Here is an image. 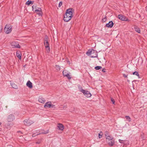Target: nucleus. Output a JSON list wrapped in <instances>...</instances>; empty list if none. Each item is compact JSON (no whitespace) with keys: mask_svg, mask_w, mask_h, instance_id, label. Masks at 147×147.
I'll return each mask as SVG.
<instances>
[{"mask_svg":"<svg viewBox=\"0 0 147 147\" xmlns=\"http://www.w3.org/2000/svg\"><path fill=\"white\" fill-rule=\"evenodd\" d=\"M74 10L72 8H69L66 10L65 14L64 16L63 20L65 21L68 22L71 19Z\"/></svg>","mask_w":147,"mask_h":147,"instance_id":"nucleus-1","label":"nucleus"},{"mask_svg":"<svg viewBox=\"0 0 147 147\" xmlns=\"http://www.w3.org/2000/svg\"><path fill=\"white\" fill-rule=\"evenodd\" d=\"M88 56H90L92 58H95L97 56V53L96 51L93 49H89L86 53Z\"/></svg>","mask_w":147,"mask_h":147,"instance_id":"nucleus-2","label":"nucleus"},{"mask_svg":"<svg viewBox=\"0 0 147 147\" xmlns=\"http://www.w3.org/2000/svg\"><path fill=\"white\" fill-rule=\"evenodd\" d=\"M44 43L46 50L48 52H49L50 51V48L49 46L48 37L47 36H45V38L44 40Z\"/></svg>","mask_w":147,"mask_h":147,"instance_id":"nucleus-3","label":"nucleus"},{"mask_svg":"<svg viewBox=\"0 0 147 147\" xmlns=\"http://www.w3.org/2000/svg\"><path fill=\"white\" fill-rule=\"evenodd\" d=\"M80 91L82 92L84 95L87 98L90 97L92 95L90 92L86 90H84L82 89H80Z\"/></svg>","mask_w":147,"mask_h":147,"instance_id":"nucleus-4","label":"nucleus"},{"mask_svg":"<svg viewBox=\"0 0 147 147\" xmlns=\"http://www.w3.org/2000/svg\"><path fill=\"white\" fill-rule=\"evenodd\" d=\"M12 28L11 26L6 25L4 28V31L6 34H9L12 31Z\"/></svg>","mask_w":147,"mask_h":147,"instance_id":"nucleus-5","label":"nucleus"},{"mask_svg":"<svg viewBox=\"0 0 147 147\" xmlns=\"http://www.w3.org/2000/svg\"><path fill=\"white\" fill-rule=\"evenodd\" d=\"M34 122L29 119H26L24 121V123L26 125L28 126H30L31 124H32Z\"/></svg>","mask_w":147,"mask_h":147,"instance_id":"nucleus-6","label":"nucleus"},{"mask_svg":"<svg viewBox=\"0 0 147 147\" xmlns=\"http://www.w3.org/2000/svg\"><path fill=\"white\" fill-rule=\"evenodd\" d=\"M11 47L13 48H20V47L19 45L18 42H17L13 41L11 43Z\"/></svg>","mask_w":147,"mask_h":147,"instance_id":"nucleus-7","label":"nucleus"},{"mask_svg":"<svg viewBox=\"0 0 147 147\" xmlns=\"http://www.w3.org/2000/svg\"><path fill=\"white\" fill-rule=\"evenodd\" d=\"M70 73H68L67 71L66 70L63 71V74L64 76L67 77L68 79H70L71 78V77L70 75Z\"/></svg>","mask_w":147,"mask_h":147,"instance_id":"nucleus-8","label":"nucleus"},{"mask_svg":"<svg viewBox=\"0 0 147 147\" xmlns=\"http://www.w3.org/2000/svg\"><path fill=\"white\" fill-rule=\"evenodd\" d=\"M14 119V116L12 114H11L8 116L7 120L8 122H10L13 121Z\"/></svg>","mask_w":147,"mask_h":147,"instance_id":"nucleus-9","label":"nucleus"},{"mask_svg":"<svg viewBox=\"0 0 147 147\" xmlns=\"http://www.w3.org/2000/svg\"><path fill=\"white\" fill-rule=\"evenodd\" d=\"M118 17L119 19L122 21H128L129 20V19L127 18L121 14L119 15Z\"/></svg>","mask_w":147,"mask_h":147,"instance_id":"nucleus-10","label":"nucleus"},{"mask_svg":"<svg viewBox=\"0 0 147 147\" xmlns=\"http://www.w3.org/2000/svg\"><path fill=\"white\" fill-rule=\"evenodd\" d=\"M57 128L60 130L63 131L64 128V126L62 124L58 123L57 125Z\"/></svg>","mask_w":147,"mask_h":147,"instance_id":"nucleus-11","label":"nucleus"},{"mask_svg":"<svg viewBox=\"0 0 147 147\" xmlns=\"http://www.w3.org/2000/svg\"><path fill=\"white\" fill-rule=\"evenodd\" d=\"M54 106L53 105H52L51 103V102H48L46 103L44 107L45 108H50L53 107Z\"/></svg>","mask_w":147,"mask_h":147,"instance_id":"nucleus-12","label":"nucleus"},{"mask_svg":"<svg viewBox=\"0 0 147 147\" xmlns=\"http://www.w3.org/2000/svg\"><path fill=\"white\" fill-rule=\"evenodd\" d=\"M35 12L39 16H42V9L40 7L39 8H37V10H35Z\"/></svg>","mask_w":147,"mask_h":147,"instance_id":"nucleus-13","label":"nucleus"},{"mask_svg":"<svg viewBox=\"0 0 147 147\" xmlns=\"http://www.w3.org/2000/svg\"><path fill=\"white\" fill-rule=\"evenodd\" d=\"M114 23L112 21H111L106 24V26L108 28H112L113 26Z\"/></svg>","mask_w":147,"mask_h":147,"instance_id":"nucleus-14","label":"nucleus"},{"mask_svg":"<svg viewBox=\"0 0 147 147\" xmlns=\"http://www.w3.org/2000/svg\"><path fill=\"white\" fill-rule=\"evenodd\" d=\"M38 100L40 102L44 103L45 101V100L41 97H40L38 98Z\"/></svg>","mask_w":147,"mask_h":147,"instance_id":"nucleus-15","label":"nucleus"},{"mask_svg":"<svg viewBox=\"0 0 147 147\" xmlns=\"http://www.w3.org/2000/svg\"><path fill=\"white\" fill-rule=\"evenodd\" d=\"M26 86L30 88H32V84L30 81H28L27 82Z\"/></svg>","mask_w":147,"mask_h":147,"instance_id":"nucleus-16","label":"nucleus"},{"mask_svg":"<svg viewBox=\"0 0 147 147\" xmlns=\"http://www.w3.org/2000/svg\"><path fill=\"white\" fill-rule=\"evenodd\" d=\"M114 143L115 141L113 139L111 141L108 142V144L110 146H113L114 144Z\"/></svg>","mask_w":147,"mask_h":147,"instance_id":"nucleus-17","label":"nucleus"},{"mask_svg":"<svg viewBox=\"0 0 147 147\" xmlns=\"http://www.w3.org/2000/svg\"><path fill=\"white\" fill-rule=\"evenodd\" d=\"M134 28L136 32H138V33H140V30L138 26H134Z\"/></svg>","mask_w":147,"mask_h":147,"instance_id":"nucleus-18","label":"nucleus"},{"mask_svg":"<svg viewBox=\"0 0 147 147\" xmlns=\"http://www.w3.org/2000/svg\"><path fill=\"white\" fill-rule=\"evenodd\" d=\"M16 56L20 59H21V54L19 52L17 51L16 52Z\"/></svg>","mask_w":147,"mask_h":147,"instance_id":"nucleus-19","label":"nucleus"},{"mask_svg":"<svg viewBox=\"0 0 147 147\" xmlns=\"http://www.w3.org/2000/svg\"><path fill=\"white\" fill-rule=\"evenodd\" d=\"M39 7H38L36 6L35 5H33L32 6V9L33 11L35 12V10H37V8H39Z\"/></svg>","mask_w":147,"mask_h":147,"instance_id":"nucleus-20","label":"nucleus"},{"mask_svg":"<svg viewBox=\"0 0 147 147\" xmlns=\"http://www.w3.org/2000/svg\"><path fill=\"white\" fill-rule=\"evenodd\" d=\"M106 139L107 140H108V141H110L112 140H113V138L112 136H111L110 135L109 136H108L107 137Z\"/></svg>","mask_w":147,"mask_h":147,"instance_id":"nucleus-21","label":"nucleus"},{"mask_svg":"<svg viewBox=\"0 0 147 147\" xmlns=\"http://www.w3.org/2000/svg\"><path fill=\"white\" fill-rule=\"evenodd\" d=\"M33 2H32V1H29V0H28L26 2V4L27 5H29L30 4H33Z\"/></svg>","mask_w":147,"mask_h":147,"instance_id":"nucleus-22","label":"nucleus"},{"mask_svg":"<svg viewBox=\"0 0 147 147\" xmlns=\"http://www.w3.org/2000/svg\"><path fill=\"white\" fill-rule=\"evenodd\" d=\"M110 135L109 134V132L108 131H106L105 133V136L106 138L108 136H109Z\"/></svg>","mask_w":147,"mask_h":147,"instance_id":"nucleus-23","label":"nucleus"},{"mask_svg":"<svg viewBox=\"0 0 147 147\" xmlns=\"http://www.w3.org/2000/svg\"><path fill=\"white\" fill-rule=\"evenodd\" d=\"M125 118L129 121L130 122L131 121V119L129 116H126L125 117Z\"/></svg>","mask_w":147,"mask_h":147,"instance_id":"nucleus-24","label":"nucleus"},{"mask_svg":"<svg viewBox=\"0 0 147 147\" xmlns=\"http://www.w3.org/2000/svg\"><path fill=\"white\" fill-rule=\"evenodd\" d=\"M133 75H135L137 76L139 78H140L139 75L138 73V72L137 71H135L133 73Z\"/></svg>","mask_w":147,"mask_h":147,"instance_id":"nucleus-25","label":"nucleus"},{"mask_svg":"<svg viewBox=\"0 0 147 147\" xmlns=\"http://www.w3.org/2000/svg\"><path fill=\"white\" fill-rule=\"evenodd\" d=\"M55 68L57 70L59 71L60 70V67L59 65H56Z\"/></svg>","mask_w":147,"mask_h":147,"instance_id":"nucleus-26","label":"nucleus"},{"mask_svg":"<svg viewBox=\"0 0 147 147\" xmlns=\"http://www.w3.org/2000/svg\"><path fill=\"white\" fill-rule=\"evenodd\" d=\"M12 87L16 89L17 88V86L15 84H12L11 85Z\"/></svg>","mask_w":147,"mask_h":147,"instance_id":"nucleus-27","label":"nucleus"},{"mask_svg":"<svg viewBox=\"0 0 147 147\" xmlns=\"http://www.w3.org/2000/svg\"><path fill=\"white\" fill-rule=\"evenodd\" d=\"M96 70H99L101 68V67L100 66H97L95 67L94 68Z\"/></svg>","mask_w":147,"mask_h":147,"instance_id":"nucleus-28","label":"nucleus"},{"mask_svg":"<svg viewBox=\"0 0 147 147\" xmlns=\"http://www.w3.org/2000/svg\"><path fill=\"white\" fill-rule=\"evenodd\" d=\"M107 18L106 17H105L103 18L102 19V21L103 22H105L106 21Z\"/></svg>","mask_w":147,"mask_h":147,"instance_id":"nucleus-29","label":"nucleus"},{"mask_svg":"<svg viewBox=\"0 0 147 147\" xmlns=\"http://www.w3.org/2000/svg\"><path fill=\"white\" fill-rule=\"evenodd\" d=\"M111 100L112 101V102L113 104H114L115 103V100L113 99L112 98H111Z\"/></svg>","mask_w":147,"mask_h":147,"instance_id":"nucleus-30","label":"nucleus"},{"mask_svg":"<svg viewBox=\"0 0 147 147\" xmlns=\"http://www.w3.org/2000/svg\"><path fill=\"white\" fill-rule=\"evenodd\" d=\"M102 71L103 72H107L105 68H103L102 70Z\"/></svg>","mask_w":147,"mask_h":147,"instance_id":"nucleus-31","label":"nucleus"},{"mask_svg":"<svg viewBox=\"0 0 147 147\" xmlns=\"http://www.w3.org/2000/svg\"><path fill=\"white\" fill-rule=\"evenodd\" d=\"M62 4V2H61V1L60 2H59V6H58V7H60L61 6Z\"/></svg>","mask_w":147,"mask_h":147,"instance_id":"nucleus-32","label":"nucleus"},{"mask_svg":"<svg viewBox=\"0 0 147 147\" xmlns=\"http://www.w3.org/2000/svg\"><path fill=\"white\" fill-rule=\"evenodd\" d=\"M119 142H120L121 143H123V141L122 140L119 139Z\"/></svg>","mask_w":147,"mask_h":147,"instance_id":"nucleus-33","label":"nucleus"},{"mask_svg":"<svg viewBox=\"0 0 147 147\" xmlns=\"http://www.w3.org/2000/svg\"><path fill=\"white\" fill-rule=\"evenodd\" d=\"M63 109H65L67 108V105L63 106Z\"/></svg>","mask_w":147,"mask_h":147,"instance_id":"nucleus-34","label":"nucleus"},{"mask_svg":"<svg viewBox=\"0 0 147 147\" xmlns=\"http://www.w3.org/2000/svg\"><path fill=\"white\" fill-rule=\"evenodd\" d=\"M123 76L124 78H127V75H125V74H123Z\"/></svg>","mask_w":147,"mask_h":147,"instance_id":"nucleus-35","label":"nucleus"},{"mask_svg":"<svg viewBox=\"0 0 147 147\" xmlns=\"http://www.w3.org/2000/svg\"><path fill=\"white\" fill-rule=\"evenodd\" d=\"M100 133H99V134H98V137L100 138Z\"/></svg>","mask_w":147,"mask_h":147,"instance_id":"nucleus-36","label":"nucleus"},{"mask_svg":"<svg viewBox=\"0 0 147 147\" xmlns=\"http://www.w3.org/2000/svg\"><path fill=\"white\" fill-rule=\"evenodd\" d=\"M146 10L147 11V5L146 7Z\"/></svg>","mask_w":147,"mask_h":147,"instance_id":"nucleus-37","label":"nucleus"},{"mask_svg":"<svg viewBox=\"0 0 147 147\" xmlns=\"http://www.w3.org/2000/svg\"><path fill=\"white\" fill-rule=\"evenodd\" d=\"M48 132H43L42 133V134H46V133H47Z\"/></svg>","mask_w":147,"mask_h":147,"instance_id":"nucleus-38","label":"nucleus"},{"mask_svg":"<svg viewBox=\"0 0 147 147\" xmlns=\"http://www.w3.org/2000/svg\"><path fill=\"white\" fill-rule=\"evenodd\" d=\"M8 147H13L11 145H9Z\"/></svg>","mask_w":147,"mask_h":147,"instance_id":"nucleus-39","label":"nucleus"},{"mask_svg":"<svg viewBox=\"0 0 147 147\" xmlns=\"http://www.w3.org/2000/svg\"><path fill=\"white\" fill-rule=\"evenodd\" d=\"M67 62H68V63L69 64L70 63V62H69V61H67Z\"/></svg>","mask_w":147,"mask_h":147,"instance_id":"nucleus-40","label":"nucleus"},{"mask_svg":"<svg viewBox=\"0 0 147 147\" xmlns=\"http://www.w3.org/2000/svg\"><path fill=\"white\" fill-rule=\"evenodd\" d=\"M34 136H35L34 135V134H33L32 135V136H33V137H34Z\"/></svg>","mask_w":147,"mask_h":147,"instance_id":"nucleus-41","label":"nucleus"},{"mask_svg":"<svg viewBox=\"0 0 147 147\" xmlns=\"http://www.w3.org/2000/svg\"><path fill=\"white\" fill-rule=\"evenodd\" d=\"M38 134H37V135H38Z\"/></svg>","mask_w":147,"mask_h":147,"instance_id":"nucleus-42","label":"nucleus"},{"mask_svg":"<svg viewBox=\"0 0 147 147\" xmlns=\"http://www.w3.org/2000/svg\"><path fill=\"white\" fill-rule=\"evenodd\" d=\"M1 31V30H0V31Z\"/></svg>","mask_w":147,"mask_h":147,"instance_id":"nucleus-43","label":"nucleus"},{"mask_svg":"<svg viewBox=\"0 0 147 147\" xmlns=\"http://www.w3.org/2000/svg\"><path fill=\"white\" fill-rule=\"evenodd\" d=\"M1 31V30H0V31Z\"/></svg>","mask_w":147,"mask_h":147,"instance_id":"nucleus-44","label":"nucleus"},{"mask_svg":"<svg viewBox=\"0 0 147 147\" xmlns=\"http://www.w3.org/2000/svg\"><path fill=\"white\" fill-rule=\"evenodd\" d=\"M1 31V30H0V31Z\"/></svg>","mask_w":147,"mask_h":147,"instance_id":"nucleus-45","label":"nucleus"},{"mask_svg":"<svg viewBox=\"0 0 147 147\" xmlns=\"http://www.w3.org/2000/svg\"><path fill=\"white\" fill-rule=\"evenodd\" d=\"M1 123H0V125H1Z\"/></svg>","mask_w":147,"mask_h":147,"instance_id":"nucleus-46","label":"nucleus"}]
</instances>
